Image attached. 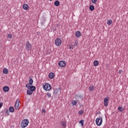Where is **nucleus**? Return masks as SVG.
Returning a JSON list of instances; mask_svg holds the SVG:
<instances>
[{"label": "nucleus", "mask_w": 128, "mask_h": 128, "mask_svg": "<svg viewBox=\"0 0 128 128\" xmlns=\"http://www.w3.org/2000/svg\"><path fill=\"white\" fill-rule=\"evenodd\" d=\"M26 88H28L27 94L32 96V92L36 90V87L34 86H30V84H26Z\"/></svg>", "instance_id": "1"}, {"label": "nucleus", "mask_w": 128, "mask_h": 128, "mask_svg": "<svg viewBox=\"0 0 128 128\" xmlns=\"http://www.w3.org/2000/svg\"><path fill=\"white\" fill-rule=\"evenodd\" d=\"M28 124H30V121L28 119H24L22 120L20 126L21 128H26L27 126H28Z\"/></svg>", "instance_id": "2"}, {"label": "nucleus", "mask_w": 128, "mask_h": 128, "mask_svg": "<svg viewBox=\"0 0 128 128\" xmlns=\"http://www.w3.org/2000/svg\"><path fill=\"white\" fill-rule=\"evenodd\" d=\"M96 124L98 126H100V125L102 124V118H96Z\"/></svg>", "instance_id": "3"}, {"label": "nucleus", "mask_w": 128, "mask_h": 128, "mask_svg": "<svg viewBox=\"0 0 128 128\" xmlns=\"http://www.w3.org/2000/svg\"><path fill=\"white\" fill-rule=\"evenodd\" d=\"M43 88L45 90H52V85L48 83H46Z\"/></svg>", "instance_id": "4"}, {"label": "nucleus", "mask_w": 128, "mask_h": 128, "mask_svg": "<svg viewBox=\"0 0 128 128\" xmlns=\"http://www.w3.org/2000/svg\"><path fill=\"white\" fill-rule=\"evenodd\" d=\"M32 44L30 43L28 41L26 42V50H32Z\"/></svg>", "instance_id": "5"}, {"label": "nucleus", "mask_w": 128, "mask_h": 128, "mask_svg": "<svg viewBox=\"0 0 128 128\" xmlns=\"http://www.w3.org/2000/svg\"><path fill=\"white\" fill-rule=\"evenodd\" d=\"M55 44L57 46H60L62 44V40L60 38H57L55 40Z\"/></svg>", "instance_id": "6"}, {"label": "nucleus", "mask_w": 128, "mask_h": 128, "mask_svg": "<svg viewBox=\"0 0 128 128\" xmlns=\"http://www.w3.org/2000/svg\"><path fill=\"white\" fill-rule=\"evenodd\" d=\"M109 100L110 98L108 97H106V98H104V106H108Z\"/></svg>", "instance_id": "7"}, {"label": "nucleus", "mask_w": 128, "mask_h": 128, "mask_svg": "<svg viewBox=\"0 0 128 128\" xmlns=\"http://www.w3.org/2000/svg\"><path fill=\"white\" fill-rule=\"evenodd\" d=\"M58 66L61 68H64V66H66V62L64 60L60 61L58 62Z\"/></svg>", "instance_id": "8"}, {"label": "nucleus", "mask_w": 128, "mask_h": 128, "mask_svg": "<svg viewBox=\"0 0 128 128\" xmlns=\"http://www.w3.org/2000/svg\"><path fill=\"white\" fill-rule=\"evenodd\" d=\"M48 78H50V80H52V78H54V73L50 72L48 74Z\"/></svg>", "instance_id": "9"}, {"label": "nucleus", "mask_w": 128, "mask_h": 128, "mask_svg": "<svg viewBox=\"0 0 128 128\" xmlns=\"http://www.w3.org/2000/svg\"><path fill=\"white\" fill-rule=\"evenodd\" d=\"M3 90L4 92H8L10 90V88L8 86H5L3 88Z\"/></svg>", "instance_id": "10"}, {"label": "nucleus", "mask_w": 128, "mask_h": 128, "mask_svg": "<svg viewBox=\"0 0 128 128\" xmlns=\"http://www.w3.org/2000/svg\"><path fill=\"white\" fill-rule=\"evenodd\" d=\"M19 105H20V101L17 100L15 104V106H14L15 109L18 110Z\"/></svg>", "instance_id": "11"}, {"label": "nucleus", "mask_w": 128, "mask_h": 128, "mask_svg": "<svg viewBox=\"0 0 128 128\" xmlns=\"http://www.w3.org/2000/svg\"><path fill=\"white\" fill-rule=\"evenodd\" d=\"M82 36V33H80V31H77L76 32V38H80V36Z\"/></svg>", "instance_id": "12"}, {"label": "nucleus", "mask_w": 128, "mask_h": 128, "mask_svg": "<svg viewBox=\"0 0 128 128\" xmlns=\"http://www.w3.org/2000/svg\"><path fill=\"white\" fill-rule=\"evenodd\" d=\"M28 4H24L23 5V8L24 10H28Z\"/></svg>", "instance_id": "13"}, {"label": "nucleus", "mask_w": 128, "mask_h": 128, "mask_svg": "<svg viewBox=\"0 0 128 128\" xmlns=\"http://www.w3.org/2000/svg\"><path fill=\"white\" fill-rule=\"evenodd\" d=\"M60 124L64 128H66V122L62 121Z\"/></svg>", "instance_id": "14"}, {"label": "nucleus", "mask_w": 128, "mask_h": 128, "mask_svg": "<svg viewBox=\"0 0 128 128\" xmlns=\"http://www.w3.org/2000/svg\"><path fill=\"white\" fill-rule=\"evenodd\" d=\"M94 87L93 85H90L89 86V90H90V92H92L94 91Z\"/></svg>", "instance_id": "15"}, {"label": "nucleus", "mask_w": 128, "mask_h": 128, "mask_svg": "<svg viewBox=\"0 0 128 128\" xmlns=\"http://www.w3.org/2000/svg\"><path fill=\"white\" fill-rule=\"evenodd\" d=\"M54 4L56 6H60V1L58 0H56L54 2Z\"/></svg>", "instance_id": "16"}, {"label": "nucleus", "mask_w": 128, "mask_h": 128, "mask_svg": "<svg viewBox=\"0 0 128 128\" xmlns=\"http://www.w3.org/2000/svg\"><path fill=\"white\" fill-rule=\"evenodd\" d=\"M75 98H76V100H81L82 99V96L76 95L75 96Z\"/></svg>", "instance_id": "17"}, {"label": "nucleus", "mask_w": 128, "mask_h": 128, "mask_svg": "<svg viewBox=\"0 0 128 128\" xmlns=\"http://www.w3.org/2000/svg\"><path fill=\"white\" fill-rule=\"evenodd\" d=\"M9 112H14V107L10 106L9 108Z\"/></svg>", "instance_id": "18"}, {"label": "nucleus", "mask_w": 128, "mask_h": 128, "mask_svg": "<svg viewBox=\"0 0 128 128\" xmlns=\"http://www.w3.org/2000/svg\"><path fill=\"white\" fill-rule=\"evenodd\" d=\"M94 66H98V61L94 60Z\"/></svg>", "instance_id": "19"}, {"label": "nucleus", "mask_w": 128, "mask_h": 128, "mask_svg": "<svg viewBox=\"0 0 128 128\" xmlns=\"http://www.w3.org/2000/svg\"><path fill=\"white\" fill-rule=\"evenodd\" d=\"M89 10H90L92 12V10H94V6L93 5L90 6L89 7Z\"/></svg>", "instance_id": "20"}, {"label": "nucleus", "mask_w": 128, "mask_h": 128, "mask_svg": "<svg viewBox=\"0 0 128 128\" xmlns=\"http://www.w3.org/2000/svg\"><path fill=\"white\" fill-rule=\"evenodd\" d=\"M3 72L4 74H6L8 73V69H6V68H4L3 70Z\"/></svg>", "instance_id": "21"}, {"label": "nucleus", "mask_w": 128, "mask_h": 128, "mask_svg": "<svg viewBox=\"0 0 128 128\" xmlns=\"http://www.w3.org/2000/svg\"><path fill=\"white\" fill-rule=\"evenodd\" d=\"M32 84H34V80H32V79H30L29 80V83L27 84H29V86H32Z\"/></svg>", "instance_id": "22"}, {"label": "nucleus", "mask_w": 128, "mask_h": 128, "mask_svg": "<svg viewBox=\"0 0 128 128\" xmlns=\"http://www.w3.org/2000/svg\"><path fill=\"white\" fill-rule=\"evenodd\" d=\"M7 37L8 38H9V40H12V39L13 36L12 34H8Z\"/></svg>", "instance_id": "23"}, {"label": "nucleus", "mask_w": 128, "mask_h": 128, "mask_svg": "<svg viewBox=\"0 0 128 128\" xmlns=\"http://www.w3.org/2000/svg\"><path fill=\"white\" fill-rule=\"evenodd\" d=\"M112 24V20H108L107 21V24L108 26H110V24Z\"/></svg>", "instance_id": "24"}, {"label": "nucleus", "mask_w": 128, "mask_h": 128, "mask_svg": "<svg viewBox=\"0 0 128 128\" xmlns=\"http://www.w3.org/2000/svg\"><path fill=\"white\" fill-rule=\"evenodd\" d=\"M77 102L76 100H72V106H76Z\"/></svg>", "instance_id": "25"}, {"label": "nucleus", "mask_w": 128, "mask_h": 128, "mask_svg": "<svg viewBox=\"0 0 128 128\" xmlns=\"http://www.w3.org/2000/svg\"><path fill=\"white\" fill-rule=\"evenodd\" d=\"M58 89H55V90H54V94L55 95L58 94Z\"/></svg>", "instance_id": "26"}, {"label": "nucleus", "mask_w": 128, "mask_h": 128, "mask_svg": "<svg viewBox=\"0 0 128 128\" xmlns=\"http://www.w3.org/2000/svg\"><path fill=\"white\" fill-rule=\"evenodd\" d=\"M118 110H120V112H124V108H122V107H118Z\"/></svg>", "instance_id": "27"}, {"label": "nucleus", "mask_w": 128, "mask_h": 128, "mask_svg": "<svg viewBox=\"0 0 128 128\" xmlns=\"http://www.w3.org/2000/svg\"><path fill=\"white\" fill-rule=\"evenodd\" d=\"M78 114L80 116H82V114H84V110H80L79 111Z\"/></svg>", "instance_id": "28"}, {"label": "nucleus", "mask_w": 128, "mask_h": 128, "mask_svg": "<svg viewBox=\"0 0 128 128\" xmlns=\"http://www.w3.org/2000/svg\"><path fill=\"white\" fill-rule=\"evenodd\" d=\"M47 96L48 98H52V94H50V92H48L47 93Z\"/></svg>", "instance_id": "29"}, {"label": "nucleus", "mask_w": 128, "mask_h": 128, "mask_svg": "<svg viewBox=\"0 0 128 128\" xmlns=\"http://www.w3.org/2000/svg\"><path fill=\"white\" fill-rule=\"evenodd\" d=\"M92 4H96L98 2V0H92Z\"/></svg>", "instance_id": "30"}, {"label": "nucleus", "mask_w": 128, "mask_h": 128, "mask_svg": "<svg viewBox=\"0 0 128 128\" xmlns=\"http://www.w3.org/2000/svg\"><path fill=\"white\" fill-rule=\"evenodd\" d=\"M69 46H70L69 48L70 50H72V48H74V46H72V44L70 45Z\"/></svg>", "instance_id": "31"}, {"label": "nucleus", "mask_w": 128, "mask_h": 128, "mask_svg": "<svg viewBox=\"0 0 128 128\" xmlns=\"http://www.w3.org/2000/svg\"><path fill=\"white\" fill-rule=\"evenodd\" d=\"M80 123L81 124L82 126H84V120H80Z\"/></svg>", "instance_id": "32"}, {"label": "nucleus", "mask_w": 128, "mask_h": 128, "mask_svg": "<svg viewBox=\"0 0 128 128\" xmlns=\"http://www.w3.org/2000/svg\"><path fill=\"white\" fill-rule=\"evenodd\" d=\"M78 41H76L74 44V46H78Z\"/></svg>", "instance_id": "33"}, {"label": "nucleus", "mask_w": 128, "mask_h": 128, "mask_svg": "<svg viewBox=\"0 0 128 128\" xmlns=\"http://www.w3.org/2000/svg\"><path fill=\"white\" fill-rule=\"evenodd\" d=\"M46 110L44 108L42 109V114H46Z\"/></svg>", "instance_id": "34"}, {"label": "nucleus", "mask_w": 128, "mask_h": 128, "mask_svg": "<svg viewBox=\"0 0 128 128\" xmlns=\"http://www.w3.org/2000/svg\"><path fill=\"white\" fill-rule=\"evenodd\" d=\"M6 114H8V115L10 114V112H8V110H7L6 112Z\"/></svg>", "instance_id": "35"}, {"label": "nucleus", "mask_w": 128, "mask_h": 128, "mask_svg": "<svg viewBox=\"0 0 128 128\" xmlns=\"http://www.w3.org/2000/svg\"><path fill=\"white\" fill-rule=\"evenodd\" d=\"M2 102H0V108H2Z\"/></svg>", "instance_id": "36"}, {"label": "nucleus", "mask_w": 128, "mask_h": 128, "mask_svg": "<svg viewBox=\"0 0 128 128\" xmlns=\"http://www.w3.org/2000/svg\"><path fill=\"white\" fill-rule=\"evenodd\" d=\"M122 70H119V71H118L119 74H122Z\"/></svg>", "instance_id": "37"}, {"label": "nucleus", "mask_w": 128, "mask_h": 128, "mask_svg": "<svg viewBox=\"0 0 128 128\" xmlns=\"http://www.w3.org/2000/svg\"><path fill=\"white\" fill-rule=\"evenodd\" d=\"M37 34H38V32L37 33Z\"/></svg>", "instance_id": "38"}]
</instances>
